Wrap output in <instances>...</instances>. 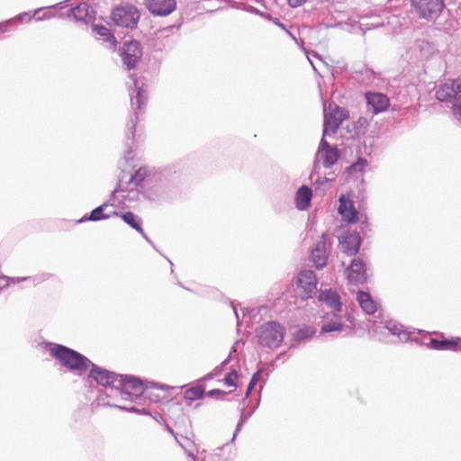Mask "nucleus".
Returning <instances> with one entry per match:
<instances>
[{
	"label": "nucleus",
	"mask_w": 461,
	"mask_h": 461,
	"mask_svg": "<svg viewBox=\"0 0 461 461\" xmlns=\"http://www.w3.org/2000/svg\"><path fill=\"white\" fill-rule=\"evenodd\" d=\"M114 393L125 401L134 402L140 397H143L151 402H159L158 396L151 397L148 382L144 384L140 379L132 375H120Z\"/></svg>",
	"instance_id": "obj_1"
},
{
	"label": "nucleus",
	"mask_w": 461,
	"mask_h": 461,
	"mask_svg": "<svg viewBox=\"0 0 461 461\" xmlns=\"http://www.w3.org/2000/svg\"><path fill=\"white\" fill-rule=\"evenodd\" d=\"M50 351L63 366L78 375L86 372L92 365V362L84 355L59 344H52Z\"/></svg>",
	"instance_id": "obj_2"
},
{
	"label": "nucleus",
	"mask_w": 461,
	"mask_h": 461,
	"mask_svg": "<svg viewBox=\"0 0 461 461\" xmlns=\"http://www.w3.org/2000/svg\"><path fill=\"white\" fill-rule=\"evenodd\" d=\"M339 151L337 147L330 146L325 138H321L318 149L316 151L315 157H314V165H313V171L312 173V178L314 175H317L318 177L314 182V185H316V188H320L321 185L328 183L330 181L329 178L324 177L321 179L320 176V169L321 167H323L325 168L331 167L338 159L339 158Z\"/></svg>",
	"instance_id": "obj_3"
},
{
	"label": "nucleus",
	"mask_w": 461,
	"mask_h": 461,
	"mask_svg": "<svg viewBox=\"0 0 461 461\" xmlns=\"http://www.w3.org/2000/svg\"><path fill=\"white\" fill-rule=\"evenodd\" d=\"M340 312H331L326 313L322 319V325L321 333H330L333 336H339V334H348L354 327L353 317L348 314H340Z\"/></svg>",
	"instance_id": "obj_4"
},
{
	"label": "nucleus",
	"mask_w": 461,
	"mask_h": 461,
	"mask_svg": "<svg viewBox=\"0 0 461 461\" xmlns=\"http://www.w3.org/2000/svg\"><path fill=\"white\" fill-rule=\"evenodd\" d=\"M285 331L284 325L271 321L261 324L256 330V336L261 346L276 348L283 342Z\"/></svg>",
	"instance_id": "obj_5"
},
{
	"label": "nucleus",
	"mask_w": 461,
	"mask_h": 461,
	"mask_svg": "<svg viewBox=\"0 0 461 461\" xmlns=\"http://www.w3.org/2000/svg\"><path fill=\"white\" fill-rule=\"evenodd\" d=\"M134 90L131 94V104L132 109H134V118H131L127 123V138L133 139L135 134V127L139 121V112H142L147 103V91L143 88V86H140L139 82L133 79Z\"/></svg>",
	"instance_id": "obj_6"
},
{
	"label": "nucleus",
	"mask_w": 461,
	"mask_h": 461,
	"mask_svg": "<svg viewBox=\"0 0 461 461\" xmlns=\"http://www.w3.org/2000/svg\"><path fill=\"white\" fill-rule=\"evenodd\" d=\"M140 12L133 5L118 6L113 9L112 19L117 26L133 29L140 20Z\"/></svg>",
	"instance_id": "obj_7"
},
{
	"label": "nucleus",
	"mask_w": 461,
	"mask_h": 461,
	"mask_svg": "<svg viewBox=\"0 0 461 461\" xmlns=\"http://www.w3.org/2000/svg\"><path fill=\"white\" fill-rule=\"evenodd\" d=\"M411 3L417 14L428 21L437 20L445 7L443 0H412Z\"/></svg>",
	"instance_id": "obj_8"
},
{
	"label": "nucleus",
	"mask_w": 461,
	"mask_h": 461,
	"mask_svg": "<svg viewBox=\"0 0 461 461\" xmlns=\"http://www.w3.org/2000/svg\"><path fill=\"white\" fill-rule=\"evenodd\" d=\"M88 378L95 380L98 384L111 388L115 392L119 375L116 373L102 368L92 362Z\"/></svg>",
	"instance_id": "obj_9"
},
{
	"label": "nucleus",
	"mask_w": 461,
	"mask_h": 461,
	"mask_svg": "<svg viewBox=\"0 0 461 461\" xmlns=\"http://www.w3.org/2000/svg\"><path fill=\"white\" fill-rule=\"evenodd\" d=\"M121 57L122 64L127 69L135 68L142 57L140 42L137 41L125 42L121 50Z\"/></svg>",
	"instance_id": "obj_10"
},
{
	"label": "nucleus",
	"mask_w": 461,
	"mask_h": 461,
	"mask_svg": "<svg viewBox=\"0 0 461 461\" xmlns=\"http://www.w3.org/2000/svg\"><path fill=\"white\" fill-rule=\"evenodd\" d=\"M317 278L313 271H301L297 277V287L301 290V296L304 299L312 298L318 293Z\"/></svg>",
	"instance_id": "obj_11"
},
{
	"label": "nucleus",
	"mask_w": 461,
	"mask_h": 461,
	"mask_svg": "<svg viewBox=\"0 0 461 461\" xmlns=\"http://www.w3.org/2000/svg\"><path fill=\"white\" fill-rule=\"evenodd\" d=\"M345 119L344 110L335 106L330 113H324L322 138L337 132L340 123Z\"/></svg>",
	"instance_id": "obj_12"
},
{
	"label": "nucleus",
	"mask_w": 461,
	"mask_h": 461,
	"mask_svg": "<svg viewBox=\"0 0 461 461\" xmlns=\"http://www.w3.org/2000/svg\"><path fill=\"white\" fill-rule=\"evenodd\" d=\"M176 6V0H148L147 7L155 15L167 16L170 14Z\"/></svg>",
	"instance_id": "obj_13"
},
{
	"label": "nucleus",
	"mask_w": 461,
	"mask_h": 461,
	"mask_svg": "<svg viewBox=\"0 0 461 461\" xmlns=\"http://www.w3.org/2000/svg\"><path fill=\"white\" fill-rule=\"evenodd\" d=\"M327 245L322 235L312 250V261L317 269H322L327 265Z\"/></svg>",
	"instance_id": "obj_14"
},
{
	"label": "nucleus",
	"mask_w": 461,
	"mask_h": 461,
	"mask_svg": "<svg viewBox=\"0 0 461 461\" xmlns=\"http://www.w3.org/2000/svg\"><path fill=\"white\" fill-rule=\"evenodd\" d=\"M366 99L367 105L375 114L385 111L389 106L388 97L381 93L367 92Z\"/></svg>",
	"instance_id": "obj_15"
},
{
	"label": "nucleus",
	"mask_w": 461,
	"mask_h": 461,
	"mask_svg": "<svg viewBox=\"0 0 461 461\" xmlns=\"http://www.w3.org/2000/svg\"><path fill=\"white\" fill-rule=\"evenodd\" d=\"M348 278L353 284H362L366 280L365 264L358 258H354L348 268Z\"/></svg>",
	"instance_id": "obj_16"
},
{
	"label": "nucleus",
	"mask_w": 461,
	"mask_h": 461,
	"mask_svg": "<svg viewBox=\"0 0 461 461\" xmlns=\"http://www.w3.org/2000/svg\"><path fill=\"white\" fill-rule=\"evenodd\" d=\"M51 276L49 273H42L34 276H23V277H8L5 276H0V291L10 285L11 284H18L20 282L23 281H32L33 285H36L38 284H41L48 279H50Z\"/></svg>",
	"instance_id": "obj_17"
},
{
	"label": "nucleus",
	"mask_w": 461,
	"mask_h": 461,
	"mask_svg": "<svg viewBox=\"0 0 461 461\" xmlns=\"http://www.w3.org/2000/svg\"><path fill=\"white\" fill-rule=\"evenodd\" d=\"M318 300L332 309V312H341V302L339 294L330 289H321L318 294Z\"/></svg>",
	"instance_id": "obj_18"
},
{
	"label": "nucleus",
	"mask_w": 461,
	"mask_h": 461,
	"mask_svg": "<svg viewBox=\"0 0 461 461\" xmlns=\"http://www.w3.org/2000/svg\"><path fill=\"white\" fill-rule=\"evenodd\" d=\"M68 15L75 20L88 23L94 19V12L87 3H80L76 7L70 8Z\"/></svg>",
	"instance_id": "obj_19"
},
{
	"label": "nucleus",
	"mask_w": 461,
	"mask_h": 461,
	"mask_svg": "<svg viewBox=\"0 0 461 461\" xmlns=\"http://www.w3.org/2000/svg\"><path fill=\"white\" fill-rule=\"evenodd\" d=\"M339 212L342 219L348 222L353 223L357 221V211L352 202L343 194L339 197Z\"/></svg>",
	"instance_id": "obj_20"
},
{
	"label": "nucleus",
	"mask_w": 461,
	"mask_h": 461,
	"mask_svg": "<svg viewBox=\"0 0 461 461\" xmlns=\"http://www.w3.org/2000/svg\"><path fill=\"white\" fill-rule=\"evenodd\" d=\"M360 243V237L356 233L346 235L341 242L343 251L349 256L356 255L358 252Z\"/></svg>",
	"instance_id": "obj_21"
},
{
	"label": "nucleus",
	"mask_w": 461,
	"mask_h": 461,
	"mask_svg": "<svg viewBox=\"0 0 461 461\" xmlns=\"http://www.w3.org/2000/svg\"><path fill=\"white\" fill-rule=\"evenodd\" d=\"M118 216H121L122 219L128 224L130 225L131 228H133L134 230H136L140 234H141V236L149 243H151L150 240L148 238V236L145 234L142 227H141V223H142V221L141 219L137 216L136 214H134L133 212H123V213H119Z\"/></svg>",
	"instance_id": "obj_22"
},
{
	"label": "nucleus",
	"mask_w": 461,
	"mask_h": 461,
	"mask_svg": "<svg viewBox=\"0 0 461 461\" xmlns=\"http://www.w3.org/2000/svg\"><path fill=\"white\" fill-rule=\"evenodd\" d=\"M312 197V192L311 188L306 185L301 186L296 193V207L299 210L308 209V207L310 206Z\"/></svg>",
	"instance_id": "obj_23"
},
{
	"label": "nucleus",
	"mask_w": 461,
	"mask_h": 461,
	"mask_svg": "<svg viewBox=\"0 0 461 461\" xmlns=\"http://www.w3.org/2000/svg\"><path fill=\"white\" fill-rule=\"evenodd\" d=\"M107 207H108V203H103L102 205H100V206L96 207L95 209H94L90 212V215L88 217H86V216L83 217L81 220L78 221V222H83L85 221H95L108 219L109 217H111L113 215H115V216L119 215V212H117L115 211L110 212L108 213H104V210Z\"/></svg>",
	"instance_id": "obj_24"
},
{
	"label": "nucleus",
	"mask_w": 461,
	"mask_h": 461,
	"mask_svg": "<svg viewBox=\"0 0 461 461\" xmlns=\"http://www.w3.org/2000/svg\"><path fill=\"white\" fill-rule=\"evenodd\" d=\"M459 339H456V340L454 339H444V340H438L432 338H429V342L427 345L436 350H452L456 351L459 349V347L457 345V340Z\"/></svg>",
	"instance_id": "obj_25"
},
{
	"label": "nucleus",
	"mask_w": 461,
	"mask_h": 461,
	"mask_svg": "<svg viewBox=\"0 0 461 461\" xmlns=\"http://www.w3.org/2000/svg\"><path fill=\"white\" fill-rule=\"evenodd\" d=\"M357 302L362 310L367 314H373L376 311V304L368 293L359 291L357 296Z\"/></svg>",
	"instance_id": "obj_26"
},
{
	"label": "nucleus",
	"mask_w": 461,
	"mask_h": 461,
	"mask_svg": "<svg viewBox=\"0 0 461 461\" xmlns=\"http://www.w3.org/2000/svg\"><path fill=\"white\" fill-rule=\"evenodd\" d=\"M93 32L98 40H103L104 42L109 43L110 47H115L116 40L105 26L94 25Z\"/></svg>",
	"instance_id": "obj_27"
},
{
	"label": "nucleus",
	"mask_w": 461,
	"mask_h": 461,
	"mask_svg": "<svg viewBox=\"0 0 461 461\" xmlns=\"http://www.w3.org/2000/svg\"><path fill=\"white\" fill-rule=\"evenodd\" d=\"M436 97L440 102H448L455 98V86L450 82L442 84L436 92Z\"/></svg>",
	"instance_id": "obj_28"
},
{
	"label": "nucleus",
	"mask_w": 461,
	"mask_h": 461,
	"mask_svg": "<svg viewBox=\"0 0 461 461\" xmlns=\"http://www.w3.org/2000/svg\"><path fill=\"white\" fill-rule=\"evenodd\" d=\"M316 333V329L312 326L304 325L298 329L296 332L294 333V340L296 342H301L305 339H311Z\"/></svg>",
	"instance_id": "obj_29"
},
{
	"label": "nucleus",
	"mask_w": 461,
	"mask_h": 461,
	"mask_svg": "<svg viewBox=\"0 0 461 461\" xmlns=\"http://www.w3.org/2000/svg\"><path fill=\"white\" fill-rule=\"evenodd\" d=\"M385 329L388 330L391 334L398 336L401 339H409L408 334L403 330V326L393 321H387Z\"/></svg>",
	"instance_id": "obj_30"
},
{
	"label": "nucleus",
	"mask_w": 461,
	"mask_h": 461,
	"mask_svg": "<svg viewBox=\"0 0 461 461\" xmlns=\"http://www.w3.org/2000/svg\"><path fill=\"white\" fill-rule=\"evenodd\" d=\"M147 171L144 168H139L134 175H131L130 179L127 182V185L139 186L142 183V181L146 177Z\"/></svg>",
	"instance_id": "obj_31"
},
{
	"label": "nucleus",
	"mask_w": 461,
	"mask_h": 461,
	"mask_svg": "<svg viewBox=\"0 0 461 461\" xmlns=\"http://www.w3.org/2000/svg\"><path fill=\"white\" fill-rule=\"evenodd\" d=\"M204 390L201 386H194L185 392V398L190 401L198 400L203 397Z\"/></svg>",
	"instance_id": "obj_32"
},
{
	"label": "nucleus",
	"mask_w": 461,
	"mask_h": 461,
	"mask_svg": "<svg viewBox=\"0 0 461 461\" xmlns=\"http://www.w3.org/2000/svg\"><path fill=\"white\" fill-rule=\"evenodd\" d=\"M367 162L365 158H358L357 162L347 167V172L352 174L354 172H363Z\"/></svg>",
	"instance_id": "obj_33"
},
{
	"label": "nucleus",
	"mask_w": 461,
	"mask_h": 461,
	"mask_svg": "<svg viewBox=\"0 0 461 461\" xmlns=\"http://www.w3.org/2000/svg\"><path fill=\"white\" fill-rule=\"evenodd\" d=\"M239 375L235 370L230 372L224 378V383L229 386H237L236 381Z\"/></svg>",
	"instance_id": "obj_34"
},
{
	"label": "nucleus",
	"mask_w": 461,
	"mask_h": 461,
	"mask_svg": "<svg viewBox=\"0 0 461 461\" xmlns=\"http://www.w3.org/2000/svg\"><path fill=\"white\" fill-rule=\"evenodd\" d=\"M107 405L109 406H114L116 408H119V409H122V410H125V411H132V412H139V413H142V414H149V411L146 410V409H142V410H139L135 407H127V406H122V405H118V404H113V403H111V402H107Z\"/></svg>",
	"instance_id": "obj_35"
},
{
	"label": "nucleus",
	"mask_w": 461,
	"mask_h": 461,
	"mask_svg": "<svg viewBox=\"0 0 461 461\" xmlns=\"http://www.w3.org/2000/svg\"><path fill=\"white\" fill-rule=\"evenodd\" d=\"M453 114L461 125V100L453 104Z\"/></svg>",
	"instance_id": "obj_36"
},
{
	"label": "nucleus",
	"mask_w": 461,
	"mask_h": 461,
	"mask_svg": "<svg viewBox=\"0 0 461 461\" xmlns=\"http://www.w3.org/2000/svg\"><path fill=\"white\" fill-rule=\"evenodd\" d=\"M250 414H245L244 411H242L241 415H240V419L237 424V427H236V429H235V432H234V435H233V438H232V441L234 440L235 437L237 436L238 432L241 429V427H242V424L243 422L249 417Z\"/></svg>",
	"instance_id": "obj_37"
},
{
	"label": "nucleus",
	"mask_w": 461,
	"mask_h": 461,
	"mask_svg": "<svg viewBox=\"0 0 461 461\" xmlns=\"http://www.w3.org/2000/svg\"><path fill=\"white\" fill-rule=\"evenodd\" d=\"M230 357L226 358L220 366H216L213 371L212 372V376H218L221 375L223 367L229 363Z\"/></svg>",
	"instance_id": "obj_38"
},
{
	"label": "nucleus",
	"mask_w": 461,
	"mask_h": 461,
	"mask_svg": "<svg viewBox=\"0 0 461 461\" xmlns=\"http://www.w3.org/2000/svg\"><path fill=\"white\" fill-rule=\"evenodd\" d=\"M226 394H227V393L218 390V389L211 390L207 393L208 396L216 397L217 399H223V397Z\"/></svg>",
	"instance_id": "obj_39"
},
{
	"label": "nucleus",
	"mask_w": 461,
	"mask_h": 461,
	"mask_svg": "<svg viewBox=\"0 0 461 461\" xmlns=\"http://www.w3.org/2000/svg\"><path fill=\"white\" fill-rule=\"evenodd\" d=\"M148 385L149 387V393L151 395L152 398H155L156 396H158L159 399L161 398L160 395H158V393H154L152 392V389L153 388H160V389H165L167 386L164 385V384H154L152 382H148Z\"/></svg>",
	"instance_id": "obj_40"
},
{
	"label": "nucleus",
	"mask_w": 461,
	"mask_h": 461,
	"mask_svg": "<svg viewBox=\"0 0 461 461\" xmlns=\"http://www.w3.org/2000/svg\"><path fill=\"white\" fill-rule=\"evenodd\" d=\"M267 18L270 19L271 21H273V23L275 24H276L277 26H279L280 28H282L283 30H285L294 40H296L295 37L293 35V33L291 32H289L286 28H285V25L282 23L279 22L278 19L276 18H272L270 15H267Z\"/></svg>",
	"instance_id": "obj_41"
},
{
	"label": "nucleus",
	"mask_w": 461,
	"mask_h": 461,
	"mask_svg": "<svg viewBox=\"0 0 461 461\" xmlns=\"http://www.w3.org/2000/svg\"><path fill=\"white\" fill-rule=\"evenodd\" d=\"M165 424V427H166V429L172 435L174 436L176 441L179 444V446L181 447H183L185 449V451L186 450V448L185 447V446L183 445V443L178 439L177 438V434L174 431V429L167 424V423H164Z\"/></svg>",
	"instance_id": "obj_42"
},
{
	"label": "nucleus",
	"mask_w": 461,
	"mask_h": 461,
	"mask_svg": "<svg viewBox=\"0 0 461 461\" xmlns=\"http://www.w3.org/2000/svg\"><path fill=\"white\" fill-rule=\"evenodd\" d=\"M174 408H175L176 411H180V414H179V416H178V420H179L181 422L185 423V422H186V421H189L188 418L185 415V413H183V411H182V408H181L179 405L175 404V405H174Z\"/></svg>",
	"instance_id": "obj_43"
},
{
	"label": "nucleus",
	"mask_w": 461,
	"mask_h": 461,
	"mask_svg": "<svg viewBox=\"0 0 461 461\" xmlns=\"http://www.w3.org/2000/svg\"><path fill=\"white\" fill-rule=\"evenodd\" d=\"M455 86V98L458 94H461V80L449 81Z\"/></svg>",
	"instance_id": "obj_44"
},
{
	"label": "nucleus",
	"mask_w": 461,
	"mask_h": 461,
	"mask_svg": "<svg viewBox=\"0 0 461 461\" xmlns=\"http://www.w3.org/2000/svg\"><path fill=\"white\" fill-rule=\"evenodd\" d=\"M287 2L291 7L294 8L303 5L306 2V0H287Z\"/></svg>",
	"instance_id": "obj_45"
},
{
	"label": "nucleus",
	"mask_w": 461,
	"mask_h": 461,
	"mask_svg": "<svg viewBox=\"0 0 461 461\" xmlns=\"http://www.w3.org/2000/svg\"><path fill=\"white\" fill-rule=\"evenodd\" d=\"M32 15L28 13H23V14H19L18 16H16L15 20H19L21 22H23V21H30L32 19Z\"/></svg>",
	"instance_id": "obj_46"
},
{
	"label": "nucleus",
	"mask_w": 461,
	"mask_h": 461,
	"mask_svg": "<svg viewBox=\"0 0 461 461\" xmlns=\"http://www.w3.org/2000/svg\"><path fill=\"white\" fill-rule=\"evenodd\" d=\"M14 23V20H9L7 22L0 23V32H5L7 31V27Z\"/></svg>",
	"instance_id": "obj_47"
},
{
	"label": "nucleus",
	"mask_w": 461,
	"mask_h": 461,
	"mask_svg": "<svg viewBox=\"0 0 461 461\" xmlns=\"http://www.w3.org/2000/svg\"><path fill=\"white\" fill-rule=\"evenodd\" d=\"M257 384L254 382V381H251L249 382V385H248V388L246 390V393H245V397L246 398H249L250 393H251V391L252 389L254 388V386L256 385Z\"/></svg>",
	"instance_id": "obj_48"
},
{
	"label": "nucleus",
	"mask_w": 461,
	"mask_h": 461,
	"mask_svg": "<svg viewBox=\"0 0 461 461\" xmlns=\"http://www.w3.org/2000/svg\"><path fill=\"white\" fill-rule=\"evenodd\" d=\"M126 189L123 187L122 181L120 180L118 187L113 192V195L117 192H125Z\"/></svg>",
	"instance_id": "obj_49"
},
{
	"label": "nucleus",
	"mask_w": 461,
	"mask_h": 461,
	"mask_svg": "<svg viewBox=\"0 0 461 461\" xmlns=\"http://www.w3.org/2000/svg\"><path fill=\"white\" fill-rule=\"evenodd\" d=\"M260 379V370L257 371L251 377V381H254L256 384L259 381Z\"/></svg>",
	"instance_id": "obj_50"
},
{
	"label": "nucleus",
	"mask_w": 461,
	"mask_h": 461,
	"mask_svg": "<svg viewBox=\"0 0 461 461\" xmlns=\"http://www.w3.org/2000/svg\"><path fill=\"white\" fill-rule=\"evenodd\" d=\"M52 16V14L50 12H45V14H43V16H41V17H37L36 19L37 20H42V19H49Z\"/></svg>",
	"instance_id": "obj_51"
},
{
	"label": "nucleus",
	"mask_w": 461,
	"mask_h": 461,
	"mask_svg": "<svg viewBox=\"0 0 461 461\" xmlns=\"http://www.w3.org/2000/svg\"><path fill=\"white\" fill-rule=\"evenodd\" d=\"M153 418H154L158 422H159V423H165V422H166V421H165V420H164V418H163V417H162V415H160V414H158V415L154 416Z\"/></svg>",
	"instance_id": "obj_52"
},
{
	"label": "nucleus",
	"mask_w": 461,
	"mask_h": 461,
	"mask_svg": "<svg viewBox=\"0 0 461 461\" xmlns=\"http://www.w3.org/2000/svg\"><path fill=\"white\" fill-rule=\"evenodd\" d=\"M185 453L189 457L193 459V461H198L197 457L191 451L185 450Z\"/></svg>",
	"instance_id": "obj_53"
},
{
	"label": "nucleus",
	"mask_w": 461,
	"mask_h": 461,
	"mask_svg": "<svg viewBox=\"0 0 461 461\" xmlns=\"http://www.w3.org/2000/svg\"><path fill=\"white\" fill-rule=\"evenodd\" d=\"M233 311H234V313H235V316H236V319H237V324L240 325V316H239V313L237 312V309L236 307L233 306Z\"/></svg>",
	"instance_id": "obj_54"
},
{
	"label": "nucleus",
	"mask_w": 461,
	"mask_h": 461,
	"mask_svg": "<svg viewBox=\"0 0 461 461\" xmlns=\"http://www.w3.org/2000/svg\"><path fill=\"white\" fill-rule=\"evenodd\" d=\"M249 11H250L251 13H255V14H260V15H263V14H262V13H260V12H259L257 8H255V7H250V8H249Z\"/></svg>",
	"instance_id": "obj_55"
},
{
	"label": "nucleus",
	"mask_w": 461,
	"mask_h": 461,
	"mask_svg": "<svg viewBox=\"0 0 461 461\" xmlns=\"http://www.w3.org/2000/svg\"><path fill=\"white\" fill-rule=\"evenodd\" d=\"M124 158L126 160H130L132 158V156H131V151H129L125 156H124Z\"/></svg>",
	"instance_id": "obj_56"
},
{
	"label": "nucleus",
	"mask_w": 461,
	"mask_h": 461,
	"mask_svg": "<svg viewBox=\"0 0 461 461\" xmlns=\"http://www.w3.org/2000/svg\"><path fill=\"white\" fill-rule=\"evenodd\" d=\"M43 9L42 8H39L35 11L34 13V15L37 14L38 13L41 12Z\"/></svg>",
	"instance_id": "obj_57"
},
{
	"label": "nucleus",
	"mask_w": 461,
	"mask_h": 461,
	"mask_svg": "<svg viewBox=\"0 0 461 461\" xmlns=\"http://www.w3.org/2000/svg\"><path fill=\"white\" fill-rule=\"evenodd\" d=\"M309 61H310V63L312 64V68L314 69V71H316V68H315V66L312 64V60H311L310 59H309Z\"/></svg>",
	"instance_id": "obj_58"
}]
</instances>
